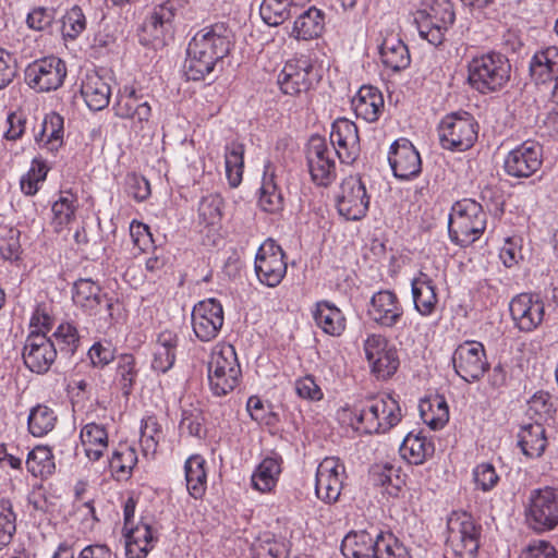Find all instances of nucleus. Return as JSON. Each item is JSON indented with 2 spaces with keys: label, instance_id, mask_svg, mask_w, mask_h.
<instances>
[{
  "label": "nucleus",
  "instance_id": "f257e3e1",
  "mask_svg": "<svg viewBox=\"0 0 558 558\" xmlns=\"http://www.w3.org/2000/svg\"><path fill=\"white\" fill-rule=\"evenodd\" d=\"M336 417L341 425L361 434H384L400 423L402 411L396 398L384 393L345 403L337 410Z\"/></svg>",
  "mask_w": 558,
  "mask_h": 558
},
{
  "label": "nucleus",
  "instance_id": "f03ea898",
  "mask_svg": "<svg viewBox=\"0 0 558 558\" xmlns=\"http://www.w3.org/2000/svg\"><path fill=\"white\" fill-rule=\"evenodd\" d=\"M511 64L501 53L490 51L475 56L468 64V82L486 95L501 90L510 81Z\"/></svg>",
  "mask_w": 558,
  "mask_h": 558
},
{
  "label": "nucleus",
  "instance_id": "7ed1b4c3",
  "mask_svg": "<svg viewBox=\"0 0 558 558\" xmlns=\"http://www.w3.org/2000/svg\"><path fill=\"white\" fill-rule=\"evenodd\" d=\"M487 215L482 205L464 198L456 202L449 214L448 231L450 240L460 246H469L484 233Z\"/></svg>",
  "mask_w": 558,
  "mask_h": 558
},
{
  "label": "nucleus",
  "instance_id": "20e7f679",
  "mask_svg": "<svg viewBox=\"0 0 558 558\" xmlns=\"http://www.w3.org/2000/svg\"><path fill=\"white\" fill-rule=\"evenodd\" d=\"M242 371L235 349L226 342L217 343L210 353L207 377L215 396L221 397L233 391L241 379Z\"/></svg>",
  "mask_w": 558,
  "mask_h": 558
},
{
  "label": "nucleus",
  "instance_id": "39448f33",
  "mask_svg": "<svg viewBox=\"0 0 558 558\" xmlns=\"http://www.w3.org/2000/svg\"><path fill=\"white\" fill-rule=\"evenodd\" d=\"M524 520L535 533H546L558 526V488L545 486L532 489L523 505Z\"/></svg>",
  "mask_w": 558,
  "mask_h": 558
},
{
  "label": "nucleus",
  "instance_id": "423d86ee",
  "mask_svg": "<svg viewBox=\"0 0 558 558\" xmlns=\"http://www.w3.org/2000/svg\"><path fill=\"white\" fill-rule=\"evenodd\" d=\"M478 123L468 112H456L444 117L438 125V136L444 149L465 151L476 142Z\"/></svg>",
  "mask_w": 558,
  "mask_h": 558
},
{
  "label": "nucleus",
  "instance_id": "0eeeda50",
  "mask_svg": "<svg viewBox=\"0 0 558 558\" xmlns=\"http://www.w3.org/2000/svg\"><path fill=\"white\" fill-rule=\"evenodd\" d=\"M363 351L371 374L377 379H390L400 367L397 347L380 333H369L363 341Z\"/></svg>",
  "mask_w": 558,
  "mask_h": 558
},
{
  "label": "nucleus",
  "instance_id": "6e6552de",
  "mask_svg": "<svg viewBox=\"0 0 558 558\" xmlns=\"http://www.w3.org/2000/svg\"><path fill=\"white\" fill-rule=\"evenodd\" d=\"M454 20L453 4L447 0H436L427 10H420L415 15L420 36L433 46L442 44Z\"/></svg>",
  "mask_w": 558,
  "mask_h": 558
},
{
  "label": "nucleus",
  "instance_id": "1a4fd4ad",
  "mask_svg": "<svg viewBox=\"0 0 558 558\" xmlns=\"http://www.w3.org/2000/svg\"><path fill=\"white\" fill-rule=\"evenodd\" d=\"M369 201L366 184L361 175H348L341 181L336 196V206L340 216L347 220H361L368 211Z\"/></svg>",
  "mask_w": 558,
  "mask_h": 558
},
{
  "label": "nucleus",
  "instance_id": "9d476101",
  "mask_svg": "<svg viewBox=\"0 0 558 558\" xmlns=\"http://www.w3.org/2000/svg\"><path fill=\"white\" fill-rule=\"evenodd\" d=\"M254 266L259 282L275 288L282 282L287 275V256L275 240L267 239L256 253Z\"/></svg>",
  "mask_w": 558,
  "mask_h": 558
},
{
  "label": "nucleus",
  "instance_id": "9b49d317",
  "mask_svg": "<svg viewBox=\"0 0 558 558\" xmlns=\"http://www.w3.org/2000/svg\"><path fill=\"white\" fill-rule=\"evenodd\" d=\"M65 76V62L54 56L35 60L25 69L26 84L39 93L58 89L62 86Z\"/></svg>",
  "mask_w": 558,
  "mask_h": 558
},
{
  "label": "nucleus",
  "instance_id": "f8f14e48",
  "mask_svg": "<svg viewBox=\"0 0 558 558\" xmlns=\"http://www.w3.org/2000/svg\"><path fill=\"white\" fill-rule=\"evenodd\" d=\"M478 529L466 512H452L447 521V543L457 556L472 557L478 548Z\"/></svg>",
  "mask_w": 558,
  "mask_h": 558
},
{
  "label": "nucleus",
  "instance_id": "ddd939ff",
  "mask_svg": "<svg viewBox=\"0 0 558 558\" xmlns=\"http://www.w3.org/2000/svg\"><path fill=\"white\" fill-rule=\"evenodd\" d=\"M191 323L193 332L199 341L215 340L225 324L222 304L215 298L199 301L193 306Z\"/></svg>",
  "mask_w": 558,
  "mask_h": 558
},
{
  "label": "nucleus",
  "instance_id": "4468645a",
  "mask_svg": "<svg viewBox=\"0 0 558 558\" xmlns=\"http://www.w3.org/2000/svg\"><path fill=\"white\" fill-rule=\"evenodd\" d=\"M451 360L454 372L466 383L478 380L488 369L484 344L475 340L459 344Z\"/></svg>",
  "mask_w": 558,
  "mask_h": 558
},
{
  "label": "nucleus",
  "instance_id": "2eb2a0df",
  "mask_svg": "<svg viewBox=\"0 0 558 558\" xmlns=\"http://www.w3.org/2000/svg\"><path fill=\"white\" fill-rule=\"evenodd\" d=\"M347 480L344 463L337 457H326L316 469L315 493L325 504L339 500Z\"/></svg>",
  "mask_w": 558,
  "mask_h": 558
},
{
  "label": "nucleus",
  "instance_id": "dca6fc26",
  "mask_svg": "<svg viewBox=\"0 0 558 558\" xmlns=\"http://www.w3.org/2000/svg\"><path fill=\"white\" fill-rule=\"evenodd\" d=\"M114 114L131 121V128L136 133L143 131L150 121L151 107L133 85H124L117 94L112 107Z\"/></svg>",
  "mask_w": 558,
  "mask_h": 558
},
{
  "label": "nucleus",
  "instance_id": "f3484780",
  "mask_svg": "<svg viewBox=\"0 0 558 558\" xmlns=\"http://www.w3.org/2000/svg\"><path fill=\"white\" fill-rule=\"evenodd\" d=\"M232 40L233 35L229 26L216 23L199 29L190 43L219 62L229 54Z\"/></svg>",
  "mask_w": 558,
  "mask_h": 558
},
{
  "label": "nucleus",
  "instance_id": "a211bd4d",
  "mask_svg": "<svg viewBox=\"0 0 558 558\" xmlns=\"http://www.w3.org/2000/svg\"><path fill=\"white\" fill-rule=\"evenodd\" d=\"M307 163L312 180L322 186L329 185L336 177L333 150L320 136H312L307 147Z\"/></svg>",
  "mask_w": 558,
  "mask_h": 558
},
{
  "label": "nucleus",
  "instance_id": "6ab92c4d",
  "mask_svg": "<svg viewBox=\"0 0 558 558\" xmlns=\"http://www.w3.org/2000/svg\"><path fill=\"white\" fill-rule=\"evenodd\" d=\"M542 161L541 145L525 141L507 154L504 170L513 178H529L541 168Z\"/></svg>",
  "mask_w": 558,
  "mask_h": 558
},
{
  "label": "nucleus",
  "instance_id": "aec40b11",
  "mask_svg": "<svg viewBox=\"0 0 558 558\" xmlns=\"http://www.w3.org/2000/svg\"><path fill=\"white\" fill-rule=\"evenodd\" d=\"M509 311L515 327L520 331L531 332L542 325L545 304L537 295L521 293L511 300Z\"/></svg>",
  "mask_w": 558,
  "mask_h": 558
},
{
  "label": "nucleus",
  "instance_id": "412c9836",
  "mask_svg": "<svg viewBox=\"0 0 558 558\" xmlns=\"http://www.w3.org/2000/svg\"><path fill=\"white\" fill-rule=\"evenodd\" d=\"M367 315L379 327L392 329L402 320L404 308L393 291L380 290L373 294L367 307Z\"/></svg>",
  "mask_w": 558,
  "mask_h": 558
},
{
  "label": "nucleus",
  "instance_id": "4be33fe9",
  "mask_svg": "<svg viewBox=\"0 0 558 558\" xmlns=\"http://www.w3.org/2000/svg\"><path fill=\"white\" fill-rule=\"evenodd\" d=\"M393 175L402 181L416 178L422 170V160L414 145L407 138L396 140L388 153Z\"/></svg>",
  "mask_w": 558,
  "mask_h": 558
},
{
  "label": "nucleus",
  "instance_id": "5701e85b",
  "mask_svg": "<svg viewBox=\"0 0 558 558\" xmlns=\"http://www.w3.org/2000/svg\"><path fill=\"white\" fill-rule=\"evenodd\" d=\"M330 143L342 163H353L360 155V136L355 123L347 118L337 119L331 125Z\"/></svg>",
  "mask_w": 558,
  "mask_h": 558
},
{
  "label": "nucleus",
  "instance_id": "b1692460",
  "mask_svg": "<svg viewBox=\"0 0 558 558\" xmlns=\"http://www.w3.org/2000/svg\"><path fill=\"white\" fill-rule=\"evenodd\" d=\"M57 357V348L45 335H28L23 349V360L33 373H47Z\"/></svg>",
  "mask_w": 558,
  "mask_h": 558
},
{
  "label": "nucleus",
  "instance_id": "393cba45",
  "mask_svg": "<svg viewBox=\"0 0 558 558\" xmlns=\"http://www.w3.org/2000/svg\"><path fill=\"white\" fill-rule=\"evenodd\" d=\"M184 0H166L154 7L143 24V31L153 41H163L175 14L183 8Z\"/></svg>",
  "mask_w": 558,
  "mask_h": 558
},
{
  "label": "nucleus",
  "instance_id": "a878e982",
  "mask_svg": "<svg viewBox=\"0 0 558 558\" xmlns=\"http://www.w3.org/2000/svg\"><path fill=\"white\" fill-rule=\"evenodd\" d=\"M312 65L307 59L289 60L278 75V84L286 95L295 96L311 87Z\"/></svg>",
  "mask_w": 558,
  "mask_h": 558
},
{
  "label": "nucleus",
  "instance_id": "bb28decb",
  "mask_svg": "<svg viewBox=\"0 0 558 558\" xmlns=\"http://www.w3.org/2000/svg\"><path fill=\"white\" fill-rule=\"evenodd\" d=\"M355 116L366 122L377 121L384 112L385 100L381 92L374 86H362L351 100Z\"/></svg>",
  "mask_w": 558,
  "mask_h": 558
},
{
  "label": "nucleus",
  "instance_id": "cd10ccee",
  "mask_svg": "<svg viewBox=\"0 0 558 558\" xmlns=\"http://www.w3.org/2000/svg\"><path fill=\"white\" fill-rule=\"evenodd\" d=\"M81 95L90 110L100 111L110 102L111 87L97 72H87L82 78Z\"/></svg>",
  "mask_w": 558,
  "mask_h": 558
},
{
  "label": "nucleus",
  "instance_id": "c85d7f7f",
  "mask_svg": "<svg viewBox=\"0 0 558 558\" xmlns=\"http://www.w3.org/2000/svg\"><path fill=\"white\" fill-rule=\"evenodd\" d=\"M80 444L89 461L100 460L109 446V435L106 426L95 422L83 424L80 430Z\"/></svg>",
  "mask_w": 558,
  "mask_h": 558
},
{
  "label": "nucleus",
  "instance_id": "c756f323",
  "mask_svg": "<svg viewBox=\"0 0 558 558\" xmlns=\"http://www.w3.org/2000/svg\"><path fill=\"white\" fill-rule=\"evenodd\" d=\"M258 206L268 214L280 213L284 206V198L277 183L276 167L270 161L264 166Z\"/></svg>",
  "mask_w": 558,
  "mask_h": 558
},
{
  "label": "nucleus",
  "instance_id": "7c9ffc66",
  "mask_svg": "<svg viewBox=\"0 0 558 558\" xmlns=\"http://www.w3.org/2000/svg\"><path fill=\"white\" fill-rule=\"evenodd\" d=\"M411 291L414 308L422 316H430L438 304L437 288L434 280L425 272L420 271L411 281Z\"/></svg>",
  "mask_w": 558,
  "mask_h": 558
},
{
  "label": "nucleus",
  "instance_id": "2f4dec72",
  "mask_svg": "<svg viewBox=\"0 0 558 558\" xmlns=\"http://www.w3.org/2000/svg\"><path fill=\"white\" fill-rule=\"evenodd\" d=\"M126 558H146L157 537L153 527L144 522L123 529Z\"/></svg>",
  "mask_w": 558,
  "mask_h": 558
},
{
  "label": "nucleus",
  "instance_id": "473e14b6",
  "mask_svg": "<svg viewBox=\"0 0 558 558\" xmlns=\"http://www.w3.org/2000/svg\"><path fill=\"white\" fill-rule=\"evenodd\" d=\"M282 463L283 460L278 453L264 458L253 471L252 487L262 494L274 492L282 472Z\"/></svg>",
  "mask_w": 558,
  "mask_h": 558
},
{
  "label": "nucleus",
  "instance_id": "72a5a7b5",
  "mask_svg": "<svg viewBox=\"0 0 558 558\" xmlns=\"http://www.w3.org/2000/svg\"><path fill=\"white\" fill-rule=\"evenodd\" d=\"M379 54L381 63L393 72L407 69L411 62L407 45L393 32H387L384 36Z\"/></svg>",
  "mask_w": 558,
  "mask_h": 558
},
{
  "label": "nucleus",
  "instance_id": "f704fd0d",
  "mask_svg": "<svg viewBox=\"0 0 558 558\" xmlns=\"http://www.w3.org/2000/svg\"><path fill=\"white\" fill-rule=\"evenodd\" d=\"M72 300L75 305L89 314H97L104 302H106L108 308L111 307V303L106 300L100 286L87 278H82L74 282Z\"/></svg>",
  "mask_w": 558,
  "mask_h": 558
},
{
  "label": "nucleus",
  "instance_id": "c9c22d12",
  "mask_svg": "<svg viewBox=\"0 0 558 558\" xmlns=\"http://www.w3.org/2000/svg\"><path fill=\"white\" fill-rule=\"evenodd\" d=\"M530 74L536 84L558 80V47L547 46L537 50L530 61Z\"/></svg>",
  "mask_w": 558,
  "mask_h": 558
},
{
  "label": "nucleus",
  "instance_id": "e433bc0d",
  "mask_svg": "<svg viewBox=\"0 0 558 558\" xmlns=\"http://www.w3.org/2000/svg\"><path fill=\"white\" fill-rule=\"evenodd\" d=\"M312 316L315 325L326 335L339 337L345 330L343 313L327 301L317 302L312 311Z\"/></svg>",
  "mask_w": 558,
  "mask_h": 558
},
{
  "label": "nucleus",
  "instance_id": "4c0bfd02",
  "mask_svg": "<svg viewBox=\"0 0 558 558\" xmlns=\"http://www.w3.org/2000/svg\"><path fill=\"white\" fill-rule=\"evenodd\" d=\"M379 534L366 531L349 533L342 541L341 550L348 558H378Z\"/></svg>",
  "mask_w": 558,
  "mask_h": 558
},
{
  "label": "nucleus",
  "instance_id": "58836bf2",
  "mask_svg": "<svg viewBox=\"0 0 558 558\" xmlns=\"http://www.w3.org/2000/svg\"><path fill=\"white\" fill-rule=\"evenodd\" d=\"M401 457L413 465H421L434 456V441L423 434L410 433L400 446Z\"/></svg>",
  "mask_w": 558,
  "mask_h": 558
},
{
  "label": "nucleus",
  "instance_id": "ea45409f",
  "mask_svg": "<svg viewBox=\"0 0 558 558\" xmlns=\"http://www.w3.org/2000/svg\"><path fill=\"white\" fill-rule=\"evenodd\" d=\"M39 147L51 153L58 151L64 143V121L57 112H50L43 121L40 132L35 136Z\"/></svg>",
  "mask_w": 558,
  "mask_h": 558
},
{
  "label": "nucleus",
  "instance_id": "a19ab883",
  "mask_svg": "<svg viewBox=\"0 0 558 558\" xmlns=\"http://www.w3.org/2000/svg\"><path fill=\"white\" fill-rule=\"evenodd\" d=\"M325 28V14L322 10L311 7L294 21L291 36L296 39L310 40L319 37Z\"/></svg>",
  "mask_w": 558,
  "mask_h": 558
},
{
  "label": "nucleus",
  "instance_id": "79ce46f5",
  "mask_svg": "<svg viewBox=\"0 0 558 558\" xmlns=\"http://www.w3.org/2000/svg\"><path fill=\"white\" fill-rule=\"evenodd\" d=\"M206 464L205 458L201 454H192L184 463L186 488L189 494L195 499H201L206 493Z\"/></svg>",
  "mask_w": 558,
  "mask_h": 558
},
{
  "label": "nucleus",
  "instance_id": "37998d69",
  "mask_svg": "<svg viewBox=\"0 0 558 558\" xmlns=\"http://www.w3.org/2000/svg\"><path fill=\"white\" fill-rule=\"evenodd\" d=\"M518 445L527 458H539L547 447L544 426L537 422L522 426L518 434Z\"/></svg>",
  "mask_w": 558,
  "mask_h": 558
},
{
  "label": "nucleus",
  "instance_id": "c03bdc74",
  "mask_svg": "<svg viewBox=\"0 0 558 558\" xmlns=\"http://www.w3.org/2000/svg\"><path fill=\"white\" fill-rule=\"evenodd\" d=\"M218 62L208 54L203 53L201 49L193 44H189L186 58L184 61V75L190 81L205 80L213 71Z\"/></svg>",
  "mask_w": 558,
  "mask_h": 558
},
{
  "label": "nucleus",
  "instance_id": "a18cd8bd",
  "mask_svg": "<svg viewBox=\"0 0 558 558\" xmlns=\"http://www.w3.org/2000/svg\"><path fill=\"white\" fill-rule=\"evenodd\" d=\"M78 199L71 192H62L53 203L51 225L57 232L68 228L76 217Z\"/></svg>",
  "mask_w": 558,
  "mask_h": 558
},
{
  "label": "nucleus",
  "instance_id": "49530a36",
  "mask_svg": "<svg viewBox=\"0 0 558 558\" xmlns=\"http://www.w3.org/2000/svg\"><path fill=\"white\" fill-rule=\"evenodd\" d=\"M300 5L299 0H263L259 14L266 24L277 26L295 14Z\"/></svg>",
  "mask_w": 558,
  "mask_h": 558
},
{
  "label": "nucleus",
  "instance_id": "de8ad7c7",
  "mask_svg": "<svg viewBox=\"0 0 558 558\" xmlns=\"http://www.w3.org/2000/svg\"><path fill=\"white\" fill-rule=\"evenodd\" d=\"M423 422L432 429H441L449 421V408L442 396H435L420 403Z\"/></svg>",
  "mask_w": 558,
  "mask_h": 558
},
{
  "label": "nucleus",
  "instance_id": "09e8293b",
  "mask_svg": "<svg viewBox=\"0 0 558 558\" xmlns=\"http://www.w3.org/2000/svg\"><path fill=\"white\" fill-rule=\"evenodd\" d=\"M252 558H288L289 544L270 533L259 535L251 546Z\"/></svg>",
  "mask_w": 558,
  "mask_h": 558
},
{
  "label": "nucleus",
  "instance_id": "8fccbe9b",
  "mask_svg": "<svg viewBox=\"0 0 558 558\" xmlns=\"http://www.w3.org/2000/svg\"><path fill=\"white\" fill-rule=\"evenodd\" d=\"M245 147L240 142H231L225 148L226 175L231 187L241 184L244 170Z\"/></svg>",
  "mask_w": 558,
  "mask_h": 558
},
{
  "label": "nucleus",
  "instance_id": "3c124183",
  "mask_svg": "<svg viewBox=\"0 0 558 558\" xmlns=\"http://www.w3.org/2000/svg\"><path fill=\"white\" fill-rule=\"evenodd\" d=\"M57 422L58 416L52 408L46 404H37L29 411L28 430L35 437H43L53 430Z\"/></svg>",
  "mask_w": 558,
  "mask_h": 558
},
{
  "label": "nucleus",
  "instance_id": "603ef678",
  "mask_svg": "<svg viewBox=\"0 0 558 558\" xmlns=\"http://www.w3.org/2000/svg\"><path fill=\"white\" fill-rule=\"evenodd\" d=\"M26 468L36 477L50 476L56 469L52 451L46 446L35 447L27 456Z\"/></svg>",
  "mask_w": 558,
  "mask_h": 558
},
{
  "label": "nucleus",
  "instance_id": "864d4df0",
  "mask_svg": "<svg viewBox=\"0 0 558 558\" xmlns=\"http://www.w3.org/2000/svg\"><path fill=\"white\" fill-rule=\"evenodd\" d=\"M49 167L43 158H34L28 171L20 179V187L24 195L34 196L46 181Z\"/></svg>",
  "mask_w": 558,
  "mask_h": 558
},
{
  "label": "nucleus",
  "instance_id": "5fc2aeb1",
  "mask_svg": "<svg viewBox=\"0 0 558 558\" xmlns=\"http://www.w3.org/2000/svg\"><path fill=\"white\" fill-rule=\"evenodd\" d=\"M136 463V450L128 445H120L109 460L110 470L118 480L128 478Z\"/></svg>",
  "mask_w": 558,
  "mask_h": 558
},
{
  "label": "nucleus",
  "instance_id": "6e6d98bb",
  "mask_svg": "<svg viewBox=\"0 0 558 558\" xmlns=\"http://www.w3.org/2000/svg\"><path fill=\"white\" fill-rule=\"evenodd\" d=\"M223 216V199L219 194L211 193L202 197L198 204L199 223L210 227L218 226Z\"/></svg>",
  "mask_w": 558,
  "mask_h": 558
},
{
  "label": "nucleus",
  "instance_id": "4d7b16f0",
  "mask_svg": "<svg viewBox=\"0 0 558 558\" xmlns=\"http://www.w3.org/2000/svg\"><path fill=\"white\" fill-rule=\"evenodd\" d=\"M162 439V428L154 415L146 416L141 422L140 442L145 456L154 454Z\"/></svg>",
  "mask_w": 558,
  "mask_h": 558
},
{
  "label": "nucleus",
  "instance_id": "13d9d810",
  "mask_svg": "<svg viewBox=\"0 0 558 558\" xmlns=\"http://www.w3.org/2000/svg\"><path fill=\"white\" fill-rule=\"evenodd\" d=\"M138 375L136 359L132 354H122L117 362L116 381L124 396H129Z\"/></svg>",
  "mask_w": 558,
  "mask_h": 558
},
{
  "label": "nucleus",
  "instance_id": "bf43d9fd",
  "mask_svg": "<svg viewBox=\"0 0 558 558\" xmlns=\"http://www.w3.org/2000/svg\"><path fill=\"white\" fill-rule=\"evenodd\" d=\"M398 470L390 464H376L371 470V480L375 486L385 488L389 495H397L400 489Z\"/></svg>",
  "mask_w": 558,
  "mask_h": 558
},
{
  "label": "nucleus",
  "instance_id": "052dcab7",
  "mask_svg": "<svg viewBox=\"0 0 558 558\" xmlns=\"http://www.w3.org/2000/svg\"><path fill=\"white\" fill-rule=\"evenodd\" d=\"M54 344L59 345L60 352L73 355L80 345V335L76 327L71 323L60 324L52 333Z\"/></svg>",
  "mask_w": 558,
  "mask_h": 558
},
{
  "label": "nucleus",
  "instance_id": "680f3d73",
  "mask_svg": "<svg viewBox=\"0 0 558 558\" xmlns=\"http://www.w3.org/2000/svg\"><path fill=\"white\" fill-rule=\"evenodd\" d=\"M87 25L86 16L78 5H73L62 16L61 32L64 38L75 39Z\"/></svg>",
  "mask_w": 558,
  "mask_h": 558
},
{
  "label": "nucleus",
  "instance_id": "e2e57ef3",
  "mask_svg": "<svg viewBox=\"0 0 558 558\" xmlns=\"http://www.w3.org/2000/svg\"><path fill=\"white\" fill-rule=\"evenodd\" d=\"M16 532V514L7 500H0V550L9 546Z\"/></svg>",
  "mask_w": 558,
  "mask_h": 558
},
{
  "label": "nucleus",
  "instance_id": "0e129e2a",
  "mask_svg": "<svg viewBox=\"0 0 558 558\" xmlns=\"http://www.w3.org/2000/svg\"><path fill=\"white\" fill-rule=\"evenodd\" d=\"M378 558H411L407 547L391 533H379Z\"/></svg>",
  "mask_w": 558,
  "mask_h": 558
},
{
  "label": "nucleus",
  "instance_id": "69168bd1",
  "mask_svg": "<svg viewBox=\"0 0 558 558\" xmlns=\"http://www.w3.org/2000/svg\"><path fill=\"white\" fill-rule=\"evenodd\" d=\"M294 390L303 400L318 402L324 399V391L316 383L313 375H305L296 378L294 381Z\"/></svg>",
  "mask_w": 558,
  "mask_h": 558
},
{
  "label": "nucleus",
  "instance_id": "338daca9",
  "mask_svg": "<svg viewBox=\"0 0 558 558\" xmlns=\"http://www.w3.org/2000/svg\"><path fill=\"white\" fill-rule=\"evenodd\" d=\"M473 478L478 489L492 490L498 483L499 476L490 463H481L473 470Z\"/></svg>",
  "mask_w": 558,
  "mask_h": 558
},
{
  "label": "nucleus",
  "instance_id": "774afa93",
  "mask_svg": "<svg viewBox=\"0 0 558 558\" xmlns=\"http://www.w3.org/2000/svg\"><path fill=\"white\" fill-rule=\"evenodd\" d=\"M53 20V9L46 7H35L28 12L26 24L31 29L43 32L51 26Z\"/></svg>",
  "mask_w": 558,
  "mask_h": 558
}]
</instances>
